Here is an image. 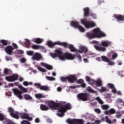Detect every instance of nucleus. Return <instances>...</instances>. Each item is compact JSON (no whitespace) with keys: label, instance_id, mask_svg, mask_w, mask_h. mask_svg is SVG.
I'll list each match as a JSON object with an SVG mask.
<instances>
[{"label":"nucleus","instance_id":"1","mask_svg":"<svg viewBox=\"0 0 124 124\" xmlns=\"http://www.w3.org/2000/svg\"><path fill=\"white\" fill-rule=\"evenodd\" d=\"M71 104L67 103L66 105H62L60 104L59 108H58V112L57 115L58 117L62 118L64 116V113L66 112L67 110H70L71 109Z\"/></svg>","mask_w":124,"mask_h":124},{"label":"nucleus","instance_id":"32","mask_svg":"<svg viewBox=\"0 0 124 124\" xmlns=\"http://www.w3.org/2000/svg\"><path fill=\"white\" fill-rule=\"evenodd\" d=\"M25 41L28 45L27 46H26V48H31V46H30V45L31 44V41H30V40L28 39H25Z\"/></svg>","mask_w":124,"mask_h":124},{"label":"nucleus","instance_id":"57","mask_svg":"<svg viewBox=\"0 0 124 124\" xmlns=\"http://www.w3.org/2000/svg\"><path fill=\"white\" fill-rule=\"evenodd\" d=\"M108 62V65H114L115 64V62H112V61H110V60H109V62Z\"/></svg>","mask_w":124,"mask_h":124},{"label":"nucleus","instance_id":"7","mask_svg":"<svg viewBox=\"0 0 124 124\" xmlns=\"http://www.w3.org/2000/svg\"><path fill=\"white\" fill-rule=\"evenodd\" d=\"M89 97L90 94L88 93H81L77 95L78 98L82 101H88Z\"/></svg>","mask_w":124,"mask_h":124},{"label":"nucleus","instance_id":"45","mask_svg":"<svg viewBox=\"0 0 124 124\" xmlns=\"http://www.w3.org/2000/svg\"><path fill=\"white\" fill-rule=\"evenodd\" d=\"M46 68L48 69V70H52V69H53V66L47 64V65H46Z\"/></svg>","mask_w":124,"mask_h":124},{"label":"nucleus","instance_id":"18","mask_svg":"<svg viewBox=\"0 0 124 124\" xmlns=\"http://www.w3.org/2000/svg\"><path fill=\"white\" fill-rule=\"evenodd\" d=\"M88 48L85 46H82L79 48V50H78L77 53L82 54V53H87Z\"/></svg>","mask_w":124,"mask_h":124},{"label":"nucleus","instance_id":"36","mask_svg":"<svg viewBox=\"0 0 124 124\" xmlns=\"http://www.w3.org/2000/svg\"><path fill=\"white\" fill-rule=\"evenodd\" d=\"M26 54L28 56H33V55H34V51H31V50L27 51L26 52Z\"/></svg>","mask_w":124,"mask_h":124},{"label":"nucleus","instance_id":"27","mask_svg":"<svg viewBox=\"0 0 124 124\" xmlns=\"http://www.w3.org/2000/svg\"><path fill=\"white\" fill-rule=\"evenodd\" d=\"M43 39H41L40 38H37L35 39V41L34 42H35V43H36V44H41V43L43 42Z\"/></svg>","mask_w":124,"mask_h":124},{"label":"nucleus","instance_id":"21","mask_svg":"<svg viewBox=\"0 0 124 124\" xmlns=\"http://www.w3.org/2000/svg\"><path fill=\"white\" fill-rule=\"evenodd\" d=\"M112 44V43L109 41H103L101 42V45L103 47H108V46H110Z\"/></svg>","mask_w":124,"mask_h":124},{"label":"nucleus","instance_id":"26","mask_svg":"<svg viewBox=\"0 0 124 124\" xmlns=\"http://www.w3.org/2000/svg\"><path fill=\"white\" fill-rule=\"evenodd\" d=\"M40 109L42 111H48L49 110V107L44 104H41L40 105Z\"/></svg>","mask_w":124,"mask_h":124},{"label":"nucleus","instance_id":"62","mask_svg":"<svg viewBox=\"0 0 124 124\" xmlns=\"http://www.w3.org/2000/svg\"><path fill=\"white\" fill-rule=\"evenodd\" d=\"M78 84H82L83 83H84V80H83L82 79H79L78 81Z\"/></svg>","mask_w":124,"mask_h":124},{"label":"nucleus","instance_id":"19","mask_svg":"<svg viewBox=\"0 0 124 124\" xmlns=\"http://www.w3.org/2000/svg\"><path fill=\"white\" fill-rule=\"evenodd\" d=\"M46 44L49 48H53V47H55V45H58V41L53 43V42L51 41H48Z\"/></svg>","mask_w":124,"mask_h":124},{"label":"nucleus","instance_id":"23","mask_svg":"<svg viewBox=\"0 0 124 124\" xmlns=\"http://www.w3.org/2000/svg\"><path fill=\"white\" fill-rule=\"evenodd\" d=\"M71 26L75 28L76 29H78V27H79V22L76 21H72L70 23Z\"/></svg>","mask_w":124,"mask_h":124},{"label":"nucleus","instance_id":"39","mask_svg":"<svg viewBox=\"0 0 124 124\" xmlns=\"http://www.w3.org/2000/svg\"><path fill=\"white\" fill-rule=\"evenodd\" d=\"M35 96L36 98H43L44 97L41 93H37L35 94Z\"/></svg>","mask_w":124,"mask_h":124},{"label":"nucleus","instance_id":"3","mask_svg":"<svg viewBox=\"0 0 124 124\" xmlns=\"http://www.w3.org/2000/svg\"><path fill=\"white\" fill-rule=\"evenodd\" d=\"M92 31L95 38H101V37H105L106 36V34L101 31L98 28L93 29Z\"/></svg>","mask_w":124,"mask_h":124},{"label":"nucleus","instance_id":"55","mask_svg":"<svg viewBox=\"0 0 124 124\" xmlns=\"http://www.w3.org/2000/svg\"><path fill=\"white\" fill-rule=\"evenodd\" d=\"M51 56L53 59H55V58H58V55H57V53H56L51 54Z\"/></svg>","mask_w":124,"mask_h":124},{"label":"nucleus","instance_id":"33","mask_svg":"<svg viewBox=\"0 0 124 124\" xmlns=\"http://www.w3.org/2000/svg\"><path fill=\"white\" fill-rule=\"evenodd\" d=\"M41 91H49V87L47 86H42Z\"/></svg>","mask_w":124,"mask_h":124},{"label":"nucleus","instance_id":"16","mask_svg":"<svg viewBox=\"0 0 124 124\" xmlns=\"http://www.w3.org/2000/svg\"><path fill=\"white\" fill-rule=\"evenodd\" d=\"M31 48H32V49H33V50H39V49H42V50H44V49H45L44 46L37 45H33L31 46Z\"/></svg>","mask_w":124,"mask_h":124},{"label":"nucleus","instance_id":"43","mask_svg":"<svg viewBox=\"0 0 124 124\" xmlns=\"http://www.w3.org/2000/svg\"><path fill=\"white\" fill-rule=\"evenodd\" d=\"M105 119H106V123H107L108 124H112V121H111V120L108 118V116H106Z\"/></svg>","mask_w":124,"mask_h":124},{"label":"nucleus","instance_id":"41","mask_svg":"<svg viewBox=\"0 0 124 124\" xmlns=\"http://www.w3.org/2000/svg\"><path fill=\"white\" fill-rule=\"evenodd\" d=\"M107 91V88L104 87H102L99 90L100 93H103L104 92H106Z\"/></svg>","mask_w":124,"mask_h":124},{"label":"nucleus","instance_id":"53","mask_svg":"<svg viewBox=\"0 0 124 124\" xmlns=\"http://www.w3.org/2000/svg\"><path fill=\"white\" fill-rule=\"evenodd\" d=\"M88 82H89V84L92 85H93L95 81H94V79H93L92 78H91Z\"/></svg>","mask_w":124,"mask_h":124},{"label":"nucleus","instance_id":"17","mask_svg":"<svg viewBox=\"0 0 124 124\" xmlns=\"http://www.w3.org/2000/svg\"><path fill=\"white\" fill-rule=\"evenodd\" d=\"M114 17L116 19H117L118 22H123V21L124 20V15H114Z\"/></svg>","mask_w":124,"mask_h":124},{"label":"nucleus","instance_id":"20","mask_svg":"<svg viewBox=\"0 0 124 124\" xmlns=\"http://www.w3.org/2000/svg\"><path fill=\"white\" fill-rule=\"evenodd\" d=\"M84 17H89L90 16V8L86 7L83 9Z\"/></svg>","mask_w":124,"mask_h":124},{"label":"nucleus","instance_id":"8","mask_svg":"<svg viewBox=\"0 0 124 124\" xmlns=\"http://www.w3.org/2000/svg\"><path fill=\"white\" fill-rule=\"evenodd\" d=\"M18 78H19V75L17 74H14L12 76L6 77L5 79L8 82H15V81L18 80Z\"/></svg>","mask_w":124,"mask_h":124},{"label":"nucleus","instance_id":"35","mask_svg":"<svg viewBox=\"0 0 124 124\" xmlns=\"http://www.w3.org/2000/svg\"><path fill=\"white\" fill-rule=\"evenodd\" d=\"M101 58L103 62H109V59L107 58L106 56H101Z\"/></svg>","mask_w":124,"mask_h":124},{"label":"nucleus","instance_id":"24","mask_svg":"<svg viewBox=\"0 0 124 124\" xmlns=\"http://www.w3.org/2000/svg\"><path fill=\"white\" fill-rule=\"evenodd\" d=\"M68 49H70L71 52H77L78 51V50H77L76 48L74 47V46L71 44H68Z\"/></svg>","mask_w":124,"mask_h":124},{"label":"nucleus","instance_id":"50","mask_svg":"<svg viewBox=\"0 0 124 124\" xmlns=\"http://www.w3.org/2000/svg\"><path fill=\"white\" fill-rule=\"evenodd\" d=\"M1 43H2V44L4 46H6V45H7V44H8L7 42L5 40H1Z\"/></svg>","mask_w":124,"mask_h":124},{"label":"nucleus","instance_id":"28","mask_svg":"<svg viewBox=\"0 0 124 124\" xmlns=\"http://www.w3.org/2000/svg\"><path fill=\"white\" fill-rule=\"evenodd\" d=\"M58 45H62V46H63L64 48H68V44H67V43L65 42H61L60 41H58Z\"/></svg>","mask_w":124,"mask_h":124},{"label":"nucleus","instance_id":"31","mask_svg":"<svg viewBox=\"0 0 124 124\" xmlns=\"http://www.w3.org/2000/svg\"><path fill=\"white\" fill-rule=\"evenodd\" d=\"M78 29L79 31H81V32H85V31H86L85 28H84V27L80 25L78 27Z\"/></svg>","mask_w":124,"mask_h":124},{"label":"nucleus","instance_id":"30","mask_svg":"<svg viewBox=\"0 0 124 124\" xmlns=\"http://www.w3.org/2000/svg\"><path fill=\"white\" fill-rule=\"evenodd\" d=\"M24 97L26 100H31V99H32V97H31L29 94H24Z\"/></svg>","mask_w":124,"mask_h":124},{"label":"nucleus","instance_id":"22","mask_svg":"<svg viewBox=\"0 0 124 124\" xmlns=\"http://www.w3.org/2000/svg\"><path fill=\"white\" fill-rule=\"evenodd\" d=\"M105 115H112V114H115L116 110L114 108H111L109 110H106L104 111Z\"/></svg>","mask_w":124,"mask_h":124},{"label":"nucleus","instance_id":"59","mask_svg":"<svg viewBox=\"0 0 124 124\" xmlns=\"http://www.w3.org/2000/svg\"><path fill=\"white\" fill-rule=\"evenodd\" d=\"M116 118H120L121 117H122V114H121L120 112H118L116 115Z\"/></svg>","mask_w":124,"mask_h":124},{"label":"nucleus","instance_id":"34","mask_svg":"<svg viewBox=\"0 0 124 124\" xmlns=\"http://www.w3.org/2000/svg\"><path fill=\"white\" fill-rule=\"evenodd\" d=\"M46 78L48 81H55L56 80V78L53 77L46 76Z\"/></svg>","mask_w":124,"mask_h":124},{"label":"nucleus","instance_id":"44","mask_svg":"<svg viewBox=\"0 0 124 124\" xmlns=\"http://www.w3.org/2000/svg\"><path fill=\"white\" fill-rule=\"evenodd\" d=\"M21 124H31L28 120H23L21 122Z\"/></svg>","mask_w":124,"mask_h":124},{"label":"nucleus","instance_id":"64","mask_svg":"<svg viewBox=\"0 0 124 124\" xmlns=\"http://www.w3.org/2000/svg\"><path fill=\"white\" fill-rule=\"evenodd\" d=\"M6 124H16L15 123L12 122L11 120L8 121Z\"/></svg>","mask_w":124,"mask_h":124},{"label":"nucleus","instance_id":"49","mask_svg":"<svg viewBox=\"0 0 124 124\" xmlns=\"http://www.w3.org/2000/svg\"><path fill=\"white\" fill-rule=\"evenodd\" d=\"M75 57H77L79 62H82V56H81L80 54H78L77 55H76Z\"/></svg>","mask_w":124,"mask_h":124},{"label":"nucleus","instance_id":"5","mask_svg":"<svg viewBox=\"0 0 124 124\" xmlns=\"http://www.w3.org/2000/svg\"><path fill=\"white\" fill-rule=\"evenodd\" d=\"M7 112L8 113H9L10 115L12 118L16 119V120H19V119H20V117L18 115V114H19V112L15 111V110H14V108H13L11 107H9V108H8Z\"/></svg>","mask_w":124,"mask_h":124},{"label":"nucleus","instance_id":"6","mask_svg":"<svg viewBox=\"0 0 124 124\" xmlns=\"http://www.w3.org/2000/svg\"><path fill=\"white\" fill-rule=\"evenodd\" d=\"M66 122L69 124H85V122L83 119H68Z\"/></svg>","mask_w":124,"mask_h":124},{"label":"nucleus","instance_id":"61","mask_svg":"<svg viewBox=\"0 0 124 124\" xmlns=\"http://www.w3.org/2000/svg\"><path fill=\"white\" fill-rule=\"evenodd\" d=\"M100 46H94V48L97 50V51H100Z\"/></svg>","mask_w":124,"mask_h":124},{"label":"nucleus","instance_id":"2","mask_svg":"<svg viewBox=\"0 0 124 124\" xmlns=\"http://www.w3.org/2000/svg\"><path fill=\"white\" fill-rule=\"evenodd\" d=\"M18 89L20 90L21 91L19 90L18 89H13V91L15 94V95H16L17 97L19 99H23V96H22V94H23V93H28V89L27 88L19 85L18 86Z\"/></svg>","mask_w":124,"mask_h":124},{"label":"nucleus","instance_id":"10","mask_svg":"<svg viewBox=\"0 0 124 124\" xmlns=\"http://www.w3.org/2000/svg\"><path fill=\"white\" fill-rule=\"evenodd\" d=\"M75 57L72 54L70 53H65L63 54V59L62 61H65V60H74Z\"/></svg>","mask_w":124,"mask_h":124},{"label":"nucleus","instance_id":"60","mask_svg":"<svg viewBox=\"0 0 124 124\" xmlns=\"http://www.w3.org/2000/svg\"><path fill=\"white\" fill-rule=\"evenodd\" d=\"M100 46H94V48L97 50V51H100Z\"/></svg>","mask_w":124,"mask_h":124},{"label":"nucleus","instance_id":"37","mask_svg":"<svg viewBox=\"0 0 124 124\" xmlns=\"http://www.w3.org/2000/svg\"><path fill=\"white\" fill-rule=\"evenodd\" d=\"M101 108L103 110H108L109 109V106L108 105H103L101 106Z\"/></svg>","mask_w":124,"mask_h":124},{"label":"nucleus","instance_id":"51","mask_svg":"<svg viewBox=\"0 0 124 124\" xmlns=\"http://www.w3.org/2000/svg\"><path fill=\"white\" fill-rule=\"evenodd\" d=\"M0 121L2 122V121H4V115L2 114V113H0Z\"/></svg>","mask_w":124,"mask_h":124},{"label":"nucleus","instance_id":"47","mask_svg":"<svg viewBox=\"0 0 124 124\" xmlns=\"http://www.w3.org/2000/svg\"><path fill=\"white\" fill-rule=\"evenodd\" d=\"M108 87V88H109V89H113V88L115 87V86H114V84H112V83H108L107 84Z\"/></svg>","mask_w":124,"mask_h":124},{"label":"nucleus","instance_id":"63","mask_svg":"<svg viewBox=\"0 0 124 124\" xmlns=\"http://www.w3.org/2000/svg\"><path fill=\"white\" fill-rule=\"evenodd\" d=\"M100 123H101V121H100V120H96L94 121L95 124H100Z\"/></svg>","mask_w":124,"mask_h":124},{"label":"nucleus","instance_id":"14","mask_svg":"<svg viewBox=\"0 0 124 124\" xmlns=\"http://www.w3.org/2000/svg\"><path fill=\"white\" fill-rule=\"evenodd\" d=\"M42 59V56L41 55L37 52L34 54L33 56L32 57V59L33 61H40Z\"/></svg>","mask_w":124,"mask_h":124},{"label":"nucleus","instance_id":"40","mask_svg":"<svg viewBox=\"0 0 124 124\" xmlns=\"http://www.w3.org/2000/svg\"><path fill=\"white\" fill-rule=\"evenodd\" d=\"M96 100H97L98 102L100 104H103V103H104V102H103V101H102V100H101V99H100V98H99V97H97L96 98Z\"/></svg>","mask_w":124,"mask_h":124},{"label":"nucleus","instance_id":"15","mask_svg":"<svg viewBox=\"0 0 124 124\" xmlns=\"http://www.w3.org/2000/svg\"><path fill=\"white\" fill-rule=\"evenodd\" d=\"M68 81L70 83H74L75 82H77V78L73 75H71L68 77Z\"/></svg>","mask_w":124,"mask_h":124},{"label":"nucleus","instance_id":"12","mask_svg":"<svg viewBox=\"0 0 124 124\" xmlns=\"http://www.w3.org/2000/svg\"><path fill=\"white\" fill-rule=\"evenodd\" d=\"M13 50H14V47L11 46H8L5 48V51L8 55L12 56L13 53Z\"/></svg>","mask_w":124,"mask_h":124},{"label":"nucleus","instance_id":"48","mask_svg":"<svg viewBox=\"0 0 124 124\" xmlns=\"http://www.w3.org/2000/svg\"><path fill=\"white\" fill-rule=\"evenodd\" d=\"M34 86H35V87H37V89H40V90L41 89L42 86L40 83H34Z\"/></svg>","mask_w":124,"mask_h":124},{"label":"nucleus","instance_id":"29","mask_svg":"<svg viewBox=\"0 0 124 124\" xmlns=\"http://www.w3.org/2000/svg\"><path fill=\"white\" fill-rule=\"evenodd\" d=\"M95 84L96 87H101L102 86V81L101 80L95 81Z\"/></svg>","mask_w":124,"mask_h":124},{"label":"nucleus","instance_id":"42","mask_svg":"<svg viewBox=\"0 0 124 124\" xmlns=\"http://www.w3.org/2000/svg\"><path fill=\"white\" fill-rule=\"evenodd\" d=\"M37 69L39 70V71H41V72H46L47 71L45 69H44L43 68L41 67H38Z\"/></svg>","mask_w":124,"mask_h":124},{"label":"nucleus","instance_id":"25","mask_svg":"<svg viewBox=\"0 0 124 124\" xmlns=\"http://www.w3.org/2000/svg\"><path fill=\"white\" fill-rule=\"evenodd\" d=\"M87 37L89 38V39H93V38H95L94 35L93 33H92L90 32H88L86 34Z\"/></svg>","mask_w":124,"mask_h":124},{"label":"nucleus","instance_id":"58","mask_svg":"<svg viewBox=\"0 0 124 124\" xmlns=\"http://www.w3.org/2000/svg\"><path fill=\"white\" fill-rule=\"evenodd\" d=\"M112 57V60H115V59H116L118 57V54H117V53L113 54Z\"/></svg>","mask_w":124,"mask_h":124},{"label":"nucleus","instance_id":"38","mask_svg":"<svg viewBox=\"0 0 124 124\" xmlns=\"http://www.w3.org/2000/svg\"><path fill=\"white\" fill-rule=\"evenodd\" d=\"M87 91L89 93H94V90H93L91 87H88L87 89Z\"/></svg>","mask_w":124,"mask_h":124},{"label":"nucleus","instance_id":"4","mask_svg":"<svg viewBox=\"0 0 124 124\" xmlns=\"http://www.w3.org/2000/svg\"><path fill=\"white\" fill-rule=\"evenodd\" d=\"M81 23L86 29H90L95 27V23L93 21H87L86 19H81Z\"/></svg>","mask_w":124,"mask_h":124},{"label":"nucleus","instance_id":"46","mask_svg":"<svg viewBox=\"0 0 124 124\" xmlns=\"http://www.w3.org/2000/svg\"><path fill=\"white\" fill-rule=\"evenodd\" d=\"M68 77H62L61 80L62 82H66L67 80H68Z\"/></svg>","mask_w":124,"mask_h":124},{"label":"nucleus","instance_id":"11","mask_svg":"<svg viewBox=\"0 0 124 124\" xmlns=\"http://www.w3.org/2000/svg\"><path fill=\"white\" fill-rule=\"evenodd\" d=\"M47 105L51 109H56V108L59 109L60 104L55 103L54 101H51L47 103Z\"/></svg>","mask_w":124,"mask_h":124},{"label":"nucleus","instance_id":"54","mask_svg":"<svg viewBox=\"0 0 124 124\" xmlns=\"http://www.w3.org/2000/svg\"><path fill=\"white\" fill-rule=\"evenodd\" d=\"M94 111L97 114H100V113H101V110L99 108H95Z\"/></svg>","mask_w":124,"mask_h":124},{"label":"nucleus","instance_id":"13","mask_svg":"<svg viewBox=\"0 0 124 124\" xmlns=\"http://www.w3.org/2000/svg\"><path fill=\"white\" fill-rule=\"evenodd\" d=\"M55 53L57 55V57L59 58V59L61 61H62L63 60V53H62V51L60 49H56L55 50Z\"/></svg>","mask_w":124,"mask_h":124},{"label":"nucleus","instance_id":"52","mask_svg":"<svg viewBox=\"0 0 124 124\" xmlns=\"http://www.w3.org/2000/svg\"><path fill=\"white\" fill-rule=\"evenodd\" d=\"M91 17H92L93 19H96V15L95 13H92L90 14Z\"/></svg>","mask_w":124,"mask_h":124},{"label":"nucleus","instance_id":"9","mask_svg":"<svg viewBox=\"0 0 124 124\" xmlns=\"http://www.w3.org/2000/svg\"><path fill=\"white\" fill-rule=\"evenodd\" d=\"M18 116L22 119L23 120H27V121H32V117L30 116V114L28 113H19L18 112Z\"/></svg>","mask_w":124,"mask_h":124},{"label":"nucleus","instance_id":"56","mask_svg":"<svg viewBox=\"0 0 124 124\" xmlns=\"http://www.w3.org/2000/svg\"><path fill=\"white\" fill-rule=\"evenodd\" d=\"M3 73H4V74H5L6 75H8V69L5 68L4 70Z\"/></svg>","mask_w":124,"mask_h":124}]
</instances>
